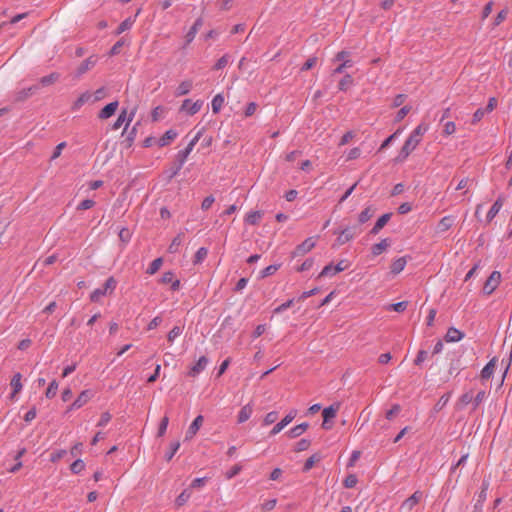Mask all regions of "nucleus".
<instances>
[{
    "mask_svg": "<svg viewBox=\"0 0 512 512\" xmlns=\"http://www.w3.org/2000/svg\"><path fill=\"white\" fill-rule=\"evenodd\" d=\"M496 363H497L496 358H493L484 366V368L481 371L482 379L487 380L493 375V373L495 371Z\"/></svg>",
    "mask_w": 512,
    "mask_h": 512,
    "instance_id": "nucleus-22",
    "label": "nucleus"
},
{
    "mask_svg": "<svg viewBox=\"0 0 512 512\" xmlns=\"http://www.w3.org/2000/svg\"><path fill=\"white\" fill-rule=\"evenodd\" d=\"M177 137V132L175 130H168L164 133V135L158 140V145L160 147L167 146L170 142H172Z\"/></svg>",
    "mask_w": 512,
    "mask_h": 512,
    "instance_id": "nucleus-26",
    "label": "nucleus"
},
{
    "mask_svg": "<svg viewBox=\"0 0 512 512\" xmlns=\"http://www.w3.org/2000/svg\"><path fill=\"white\" fill-rule=\"evenodd\" d=\"M308 423L299 424L293 428H291L287 434L290 438H296L302 435L308 429Z\"/></svg>",
    "mask_w": 512,
    "mask_h": 512,
    "instance_id": "nucleus-31",
    "label": "nucleus"
},
{
    "mask_svg": "<svg viewBox=\"0 0 512 512\" xmlns=\"http://www.w3.org/2000/svg\"><path fill=\"white\" fill-rule=\"evenodd\" d=\"M134 116L135 109L131 110L130 112H128L127 109H122V111L118 115L117 120L112 125V129L118 130L122 125H124V130H126L129 127L132 120L134 119Z\"/></svg>",
    "mask_w": 512,
    "mask_h": 512,
    "instance_id": "nucleus-3",
    "label": "nucleus"
},
{
    "mask_svg": "<svg viewBox=\"0 0 512 512\" xmlns=\"http://www.w3.org/2000/svg\"><path fill=\"white\" fill-rule=\"evenodd\" d=\"M183 332V327L175 326L173 327L167 335V339L170 343H173L176 338H178Z\"/></svg>",
    "mask_w": 512,
    "mask_h": 512,
    "instance_id": "nucleus-41",
    "label": "nucleus"
},
{
    "mask_svg": "<svg viewBox=\"0 0 512 512\" xmlns=\"http://www.w3.org/2000/svg\"><path fill=\"white\" fill-rule=\"evenodd\" d=\"M391 218V213L383 214L375 223L374 227L371 230L372 234H378L379 231L387 224V222Z\"/></svg>",
    "mask_w": 512,
    "mask_h": 512,
    "instance_id": "nucleus-28",
    "label": "nucleus"
},
{
    "mask_svg": "<svg viewBox=\"0 0 512 512\" xmlns=\"http://www.w3.org/2000/svg\"><path fill=\"white\" fill-rule=\"evenodd\" d=\"M95 205V202L90 199L83 200L78 206V210H88Z\"/></svg>",
    "mask_w": 512,
    "mask_h": 512,
    "instance_id": "nucleus-63",
    "label": "nucleus"
},
{
    "mask_svg": "<svg viewBox=\"0 0 512 512\" xmlns=\"http://www.w3.org/2000/svg\"><path fill=\"white\" fill-rule=\"evenodd\" d=\"M354 136H355V134H354L352 131H348V132H346V133L342 136V138H341V140H340V142H339V145H340V146H343V145L348 144V143H349V142L354 138Z\"/></svg>",
    "mask_w": 512,
    "mask_h": 512,
    "instance_id": "nucleus-64",
    "label": "nucleus"
},
{
    "mask_svg": "<svg viewBox=\"0 0 512 512\" xmlns=\"http://www.w3.org/2000/svg\"><path fill=\"white\" fill-rule=\"evenodd\" d=\"M253 410H254L253 405L251 403L244 405L238 412L237 422L242 424V423L246 422L247 420H249L253 414Z\"/></svg>",
    "mask_w": 512,
    "mask_h": 512,
    "instance_id": "nucleus-16",
    "label": "nucleus"
},
{
    "mask_svg": "<svg viewBox=\"0 0 512 512\" xmlns=\"http://www.w3.org/2000/svg\"><path fill=\"white\" fill-rule=\"evenodd\" d=\"M357 482H358V479H357L356 475H354V474H349V475L344 479L343 484H344V486H345L346 488H353V487H355V486H356Z\"/></svg>",
    "mask_w": 512,
    "mask_h": 512,
    "instance_id": "nucleus-51",
    "label": "nucleus"
},
{
    "mask_svg": "<svg viewBox=\"0 0 512 512\" xmlns=\"http://www.w3.org/2000/svg\"><path fill=\"white\" fill-rule=\"evenodd\" d=\"M390 246V241L388 239H383L379 243L374 244L371 247V252L373 256H378L382 254L384 251L387 250V248Z\"/></svg>",
    "mask_w": 512,
    "mask_h": 512,
    "instance_id": "nucleus-25",
    "label": "nucleus"
},
{
    "mask_svg": "<svg viewBox=\"0 0 512 512\" xmlns=\"http://www.w3.org/2000/svg\"><path fill=\"white\" fill-rule=\"evenodd\" d=\"M94 396V392L90 389L83 390L76 400L68 407V411L76 410L87 404Z\"/></svg>",
    "mask_w": 512,
    "mask_h": 512,
    "instance_id": "nucleus-6",
    "label": "nucleus"
},
{
    "mask_svg": "<svg viewBox=\"0 0 512 512\" xmlns=\"http://www.w3.org/2000/svg\"><path fill=\"white\" fill-rule=\"evenodd\" d=\"M214 202L215 198L212 195L205 197L201 203V209L204 211L210 209Z\"/></svg>",
    "mask_w": 512,
    "mask_h": 512,
    "instance_id": "nucleus-54",
    "label": "nucleus"
},
{
    "mask_svg": "<svg viewBox=\"0 0 512 512\" xmlns=\"http://www.w3.org/2000/svg\"><path fill=\"white\" fill-rule=\"evenodd\" d=\"M411 111V107L410 106H404L402 107L396 114V117H395V122H400L402 121L406 115Z\"/></svg>",
    "mask_w": 512,
    "mask_h": 512,
    "instance_id": "nucleus-52",
    "label": "nucleus"
},
{
    "mask_svg": "<svg viewBox=\"0 0 512 512\" xmlns=\"http://www.w3.org/2000/svg\"><path fill=\"white\" fill-rule=\"evenodd\" d=\"M486 392L485 391H479L475 397H473V410H475L479 404L485 399Z\"/></svg>",
    "mask_w": 512,
    "mask_h": 512,
    "instance_id": "nucleus-55",
    "label": "nucleus"
},
{
    "mask_svg": "<svg viewBox=\"0 0 512 512\" xmlns=\"http://www.w3.org/2000/svg\"><path fill=\"white\" fill-rule=\"evenodd\" d=\"M191 497V492L189 490H184L183 492L180 493V495L176 498V505L177 506H182L184 505Z\"/></svg>",
    "mask_w": 512,
    "mask_h": 512,
    "instance_id": "nucleus-43",
    "label": "nucleus"
},
{
    "mask_svg": "<svg viewBox=\"0 0 512 512\" xmlns=\"http://www.w3.org/2000/svg\"><path fill=\"white\" fill-rule=\"evenodd\" d=\"M119 106L118 101H113L106 106H104L98 113V118L100 120H107L108 118L112 117L115 112L117 111Z\"/></svg>",
    "mask_w": 512,
    "mask_h": 512,
    "instance_id": "nucleus-12",
    "label": "nucleus"
},
{
    "mask_svg": "<svg viewBox=\"0 0 512 512\" xmlns=\"http://www.w3.org/2000/svg\"><path fill=\"white\" fill-rule=\"evenodd\" d=\"M263 213L261 211H251L246 214L245 222L250 225H256L262 219Z\"/></svg>",
    "mask_w": 512,
    "mask_h": 512,
    "instance_id": "nucleus-29",
    "label": "nucleus"
},
{
    "mask_svg": "<svg viewBox=\"0 0 512 512\" xmlns=\"http://www.w3.org/2000/svg\"><path fill=\"white\" fill-rule=\"evenodd\" d=\"M162 263H163V261L161 258H157V259L153 260L151 262L149 268L147 269V273L150 275L155 274L162 266Z\"/></svg>",
    "mask_w": 512,
    "mask_h": 512,
    "instance_id": "nucleus-44",
    "label": "nucleus"
},
{
    "mask_svg": "<svg viewBox=\"0 0 512 512\" xmlns=\"http://www.w3.org/2000/svg\"><path fill=\"white\" fill-rule=\"evenodd\" d=\"M139 13H140V10H138V11H137V13H136V15H135V17H134V18L129 17V18L125 19V20H124V21H123V22L118 26L117 31H116V34H121V33H123L124 31L129 30V29L133 26V24H134V22H135V19H136V17L138 16V14H139Z\"/></svg>",
    "mask_w": 512,
    "mask_h": 512,
    "instance_id": "nucleus-34",
    "label": "nucleus"
},
{
    "mask_svg": "<svg viewBox=\"0 0 512 512\" xmlns=\"http://www.w3.org/2000/svg\"><path fill=\"white\" fill-rule=\"evenodd\" d=\"M333 60L341 62V64L334 69L333 74H341L346 68H350L353 65L352 60L349 59V53L347 51L338 52Z\"/></svg>",
    "mask_w": 512,
    "mask_h": 512,
    "instance_id": "nucleus-5",
    "label": "nucleus"
},
{
    "mask_svg": "<svg viewBox=\"0 0 512 512\" xmlns=\"http://www.w3.org/2000/svg\"><path fill=\"white\" fill-rule=\"evenodd\" d=\"M355 237V233L350 228L343 229L337 237V245H343Z\"/></svg>",
    "mask_w": 512,
    "mask_h": 512,
    "instance_id": "nucleus-20",
    "label": "nucleus"
},
{
    "mask_svg": "<svg viewBox=\"0 0 512 512\" xmlns=\"http://www.w3.org/2000/svg\"><path fill=\"white\" fill-rule=\"evenodd\" d=\"M456 132V124L453 121H448L443 126V134L445 136L453 135Z\"/></svg>",
    "mask_w": 512,
    "mask_h": 512,
    "instance_id": "nucleus-46",
    "label": "nucleus"
},
{
    "mask_svg": "<svg viewBox=\"0 0 512 512\" xmlns=\"http://www.w3.org/2000/svg\"><path fill=\"white\" fill-rule=\"evenodd\" d=\"M354 81L351 75L346 74L339 82L338 88L341 91H346L349 87L353 85Z\"/></svg>",
    "mask_w": 512,
    "mask_h": 512,
    "instance_id": "nucleus-38",
    "label": "nucleus"
},
{
    "mask_svg": "<svg viewBox=\"0 0 512 512\" xmlns=\"http://www.w3.org/2000/svg\"><path fill=\"white\" fill-rule=\"evenodd\" d=\"M92 98V94L88 91L82 93L72 104V110L77 111L80 109L85 103L90 101Z\"/></svg>",
    "mask_w": 512,
    "mask_h": 512,
    "instance_id": "nucleus-23",
    "label": "nucleus"
},
{
    "mask_svg": "<svg viewBox=\"0 0 512 512\" xmlns=\"http://www.w3.org/2000/svg\"><path fill=\"white\" fill-rule=\"evenodd\" d=\"M204 421V418L202 415H198L193 422L190 424L189 428L186 431L185 439L191 440L199 431L200 427L202 426Z\"/></svg>",
    "mask_w": 512,
    "mask_h": 512,
    "instance_id": "nucleus-14",
    "label": "nucleus"
},
{
    "mask_svg": "<svg viewBox=\"0 0 512 512\" xmlns=\"http://www.w3.org/2000/svg\"><path fill=\"white\" fill-rule=\"evenodd\" d=\"M333 268H334V266H333L332 264H328V265H326V266L322 269V271L320 272V274H319V276H318V277H319V278H321V277H328V276H333V275H335V274L333 273Z\"/></svg>",
    "mask_w": 512,
    "mask_h": 512,
    "instance_id": "nucleus-61",
    "label": "nucleus"
},
{
    "mask_svg": "<svg viewBox=\"0 0 512 512\" xmlns=\"http://www.w3.org/2000/svg\"><path fill=\"white\" fill-rule=\"evenodd\" d=\"M111 420V414L109 412H104L101 414V417L97 423L99 427L106 426Z\"/></svg>",
    "mask_w": 512,
    "mask_h": 512,
    "instance_id": "nucleus-59",
    "label": "nucleus"
},
{
    "mask_svg": "<svg viewBox=\"0 0 512 512\" xmlns=\"http://www.w3.org/2000/svg\"><path fill=\"white\" fill-rule=\"evenodd\" d=\"M117 286V281L115 280L114 277H109L105 284H104V287L101 289H95L91 294H90V300L92 302H99L100 299L107 295V294H112L115 290Z\"/></svg>",
    "mask_w": 512,
    "mask_h": 512,
    "instance_id": "nucleus-2",
    "label": "nucleus"
},
{
    "mask_svg": "<svg viewBox=\"0 0 512 512\" xmlns=\"http://www.w3.org/2000/svg\"><path fill=\"white\" fill-rule=\"evenodd\" d=\"M316 241L314 237H309L298 245L294 252V256H303L315 247Z\"/></svg>",
    "mask_w": 512,
    "mask_h": 512,
    "instance_id": "nucleus-10",
    "label": "nucleus"
},
{
    "mask_svg": "<svg viewBox=\"0 0 512 512\" xmlns=\"http://www.w3.org/2000/svg\"><path fill=\"white\" fill-rule=\"evenodd\" d=\"M201 25H202V20L197 19L185 36L187 43H191L194 40Z\"/></svg>",
    "mask_w": 512,
    "mask_h": 512,
    "instance_id": "nucleus-32",
    "label": "nucleus"
},
{
    "mask_svg": "<svg viewBox=\"0 0 512 512\" xmlns=\"http://www.w3.org/2000/svg\"><path fill=\"white\" fill-rule=\"evenodd\" d=\"M202 106V100L192 101L191 99H185L181 105V111H184L189 115H194L200 111Z\"/></svg>",
    "mask_w": 512,
    "mask_h": 512,
    "instance_id": "nucleus-8",
    "label": "nucleus"
},
{
    "mask_svg": "<svg viewBox=\"0 0 512 512\" xmlns=\"http://www.w3.org/2000/svg\"><path fill=\"white\" fill-rule=\"evenodd\" d=\"M208 358L205 356H201L198 361L191 367L189 371V375L192 377L197 376L199 373H201L208 364Z\"/></svg>",
    "mask_w": 512,
    "mask_h": 512,
    "instance_id": "nucleus-17",
    "label": "nucleus"
},
{
    "mask_svg": "<svg viewBox=\"0 0 512 512\" xmlns=\"http://www.w3.org/2000/svg\"><path fill=\"white\" fill-rule=\"evenodd\" d=\"M85 468V463L83 462V460L81 459H77L75 460L71 466H70V469L73 473L75 474H78L80 473L81 471H83Z\"/></svg>",
    "mask_w": 512,
    "mask_h": 512,
    "instance_id": "nucleus-49",
    "label": "nucleus"
},
{
    "mask_svg": "<svg viewBox=\"0 0 512 512\" xmlns=\"http://www.w3.org/2000/svg\"><path fill=\"white\" fill-rule=\"evenodd\" d=\"M179 448H180V443L178 441L171 443L170 452L167 453L166 459L168 461H170L172 459V457L174 456V454L178 451Z\"/></svg>",
    "mask_w": 512,
    "mask_h": 512,
    "instance_id": "nucleus-62",
    "label": "nucleus"
},
{
    "mask_svg": "<svg viewBox=\"0 0 512 512\" xmlns=\"http://www.w3.org/2000/svg\"><path fill=\"white\" fill-rule=\"evenodd\" d=\"M208 255V250L204 247H201L197 250L195 257H194V263L198 264L201 263Z\"/></svg>",
    "mask_w": 512,
    "mask_h": 512,
    "instance_id": "nucleus-47",
    "label": "nucleus"
},
{
    "mask_svg": "<svg viewBox=\"0 0 512 512\" xmlns=\"http://www.w3.org/2000/svg\"><path fill=\"white\" fill-rule=\"evenodd\" d=\"M349 266H350L349 261H348V260H346V259H342V260H340V261L337 263V265H335V266H334V268H333V273H334V274L340 273V272H342V271H344V270L348 269V268H349Z\"/></svg>",
    "mask_w": 512,
    "mask_h": 512,
    "instance_id": "nucleus-48",
    "label": "nucleus"
},
{
    "mask_svg": "<svg viewBox=\"0 0 512 512\" xmlns=\"http://www.w3.org/2000/svg\"><path fill=\"white\" fill-rule=\"evenodd\" d=\"M317 63V57H310L305 63L304 65L302 66L301 70L302 71H308L310 69H312Z\"/></svg>",
    "mask_w": 512,
    "mask_h": 512,
    "instance_id": "nucleus-60",
    "label": "nucleus"
},
{
    "mask_svg": "<svg viewBox=\"0 0 512 512\" xmlns=\"http://www.w3.org/2000/svg\"><path fill=\"white\" fill-rule=\"evenodd\" d=\"M168 423H169V418L167 416H164L160 422V425H159V428H158V436L159 437H162L165 433H166V430H167V427H168Z\"/></svg>",
    "mask_w": 512,
    "mask_h": 512,
    "instance_id": "nucleus-53",
    "label": "nucleus"
},
{
    "mask_svg": "<svg viewBox=\"0 0 512 512\" xmlns=\"http://www.w3.org/2000/svg\"><path fill=\"white\" fill-rule=\"evenodd\" d=\"M429 126L424 123H420L409 135L404 145L402 146L399 155L396 157V161L403 162L408 156L416 149L419 143L422 141L424 134L428 131Z\"/></svg>",
    "mask_w": 512,
    "mask_h": 512,
    "instance_id": "nucleus-1",
    "label": "nucleus"
},
{
    "mask_svg": "<svg viewBox=\"0 0 512 512\" xmlns=\"http://www.w3.org/2000/svg\"><path fill=\"white\" fill-rule=\"evenodd\" d=\"M503 206V198L502 197H499L495 203L492 205V207L490 208V210L488 211L487 213V221H491L500 211V209L502 208Z\"/></svg>",
    "mask_w": 512,
    "mask_h": 512,
    "instance_id": "nucleus-27",
    "label": "nucleus"
},
{
    "mask_svg": "<svg viewBox=\"0 0 512 512\" xmlns=\"http://www.w3.org/2000/svg\"><path fill=\"white\" fill-rule=\"evenodd\" d=\"M401 408L398 404L392 406L390 410L386 412V418L388 420H392L395 416H397L400 412Z\"/></svg>",
    "mask_w": 512,
    "mask_h": 512,
    "instance_id": "nucleus-56",
    "label": "nucleus"
},
{
    "mask_svg": "<svg viewBox=\"0 0 512 512\" xmlns=\"http://www.w3.org/2000/svg\"><path fill=\"white\" fill-rule=\"evenodd\" d=\"M278 419V413L276 411H271L267 413L263 419V425L269 426L273 424Z\"/></svg>",
    "mask_w": 512,
    "mask_h": 512,
    "instance_id": "nucleus-45",
    "label": "nucleus"
},
{
    "mask_svg": "<svg viewBox=\"0 0 512 512\" xmlns=\"http://www.w3.org/2000/svg\"><path fill=\"white\" fill-rule=\"evenodd\" d=\"M296 416V411L287 414L280 422H278L270 431V436L280 433L288 424H290Z\"/></svg>",
    "mask_w": 512,
    "mask_h": 512,
    "instance_id": "nucleus-11",
    "label": "nucleus"
},
{
    "mask_svg": "<svg viewBox=\"0 0 512 512\" xmlns=\"http://www.w3.org/2000/svg\"><path fill=\"white\" fill-rule=\"evenodd\" d=\"M192 87H193V83L191 80L182 81L177 87V90H176L177 96H183V95L188 94L191 91Z\"/></svg>",
    "mask_w": 512,
    "mask_h": 512,
    "instance_id": "nucleus-30",
    "label": "nucleus"
},
{
    "mask_svg": "<svg viewBox=\"0 0 512 512\" xmlns=\"http://www.w3.org/2000/svg\"><path fill=\"white\" fill-rule=\"evenodd\" d=\"M362 150L359 147H354L346 153V161H352L360 158Z\"/></svg>",
    "mask_w": 512,
    "mask_h": 512,
    "instance_id": "nucleus-42",
    "label": "nucleus"
},
{
    "mask_svg": "<svg viewBox=\"0 0 512 512\" xmlns=\"http://www.w3.org/2000/svg\"><path fill=\"white\" fill-rule=\"evenodd\" d=\"M22 375L21 373L17 372L13 375L10 386L12 387V393H11V399H15L16 395L22 390Z\"/></svg>",
    "mask_w": 512,
    "mask_h": 512,
    "instance_id": "nucleus-15",
    "label": "nucleus"
},
{
    "mask_svg": "<svg viewBox=\"0 0 512 512\" xmlns=\"http://www.w3.org/2000/svg\"><path fill=\"white\" fill-rule=\"evenodd\" d=\"M97 62V59L93 56L91 57H88L87 59H85L77 68V75L78 76H81L82 74L86 73L87 71H89L91 68H93L95 66Z\"/></svg>",
    "mask_w": 512,
    "mask_h": 512,
    "instance_id": "nucleus-19",
    "label": "nucleus"
},
{
    "mask_svg": "<svg viewBox=\"0 0 512 512\" xmlns=\"http://www.w3.org/2000/svg\"><path fill=\"white\" fill-rule=\"evenodd\" d=\"M193 147L187 145V147L184 150H181L177 154V159L179 161V167L177 171L183 166V164L186 162L189 154L193 151Z\"/></svg>",
    "mask_w": 512,
    "mask_h": 512,
    "instance_id": "nucleus-35",
    "label": "nucleus"
},
{
    "mask_svg": "<svg viewBox=\"0 0 512 512\" xmlns=\"http://www.w3.org/2000/svg\"><path fill=\"white\" fill-rule=\"evenodd\" d=\"M229 62V56L224 55L220 59L217 60V62L214 65L215 70L223 69Z\"/></svg>",
    "mask_w": 512,
    "mask_h": 512,
    "instance_id": "nucleus-57",
    "label": "nucleus"
},
{
    "mask_svg": "<svg viewBox=\"0 0 512 512\" xmlns=\"http://www.w3.org/2000/svg\"><path fill=\"white\" fill-rule=\"evenodd\" d=\"M339 409H340V404L335 403L323 410V412H322V415H323L322 427L324 429L328 430L331 428V425H329V421L336 417V414L339 411Z\"/></svg>",
    "mask_w": 512,
    "mask_h": 512,
    "instance_id": "nucleus-7",
    "label": "nucleus"
},
{
    "mask_svg": "<svg viewBox=\"0 0 512 512\" xmlns=\"http://www.w3.org/2000/svg\"><path fill=\"white\" fill-rule=\"evenodd\" d=\"M161 282L163 284H171V288L175 291L180 287V281L175 279L174 274L172 272H165L161 278Z\"/></svg>",
    "mask_w": 512,
    "mask_h": 512,
    "instance_id": "nucleus-21",
    "label": "nucleus"
},
{
    "mask_svg": "<svg viewBox=\"0 0 512 512\" xmlns=\"http://www.w3.org/2000/svg\"><path fill=\"white\" fill-rule=\"evenodd\" d=\"M455 223V217L452 215L444 216L439 220L435 227V234L441 235L444 232L448 231Z\"/></svg>",
    "mask_w": 512,
    "mask_h": 512,
    "instance_id": "nucleus-9",
    "label": "nucleus"
},
{
    "mask_svg": "<svg viewBox=\"0 0 512 512\" xmlns=\"http://www.w3.org/2000/svg\"><path fill=\"white\" fill-rule=\"evenodd\" d=\"M375 213V208H373L372 206H368L366 207L360 214H359V217H358V222L360 224H364L366 223L367 221H369L372 216L374 215Z\"/></svg>",
    "mask_w": 512,
    "mask_h": 512,
    "instance_id": "nucleus-33",
    "label": "nucleus"
},
{
    "mask_svg": "<svg viewBox=\"0 0 512 512\" xmlns=\"http://www.w3.org/2000/svg\"><path fill=\"white\" fill-rule=\"evenodd\" d=\"M58 387H59L58 382L56 380H52L45 392V396L48 399L54 398L57 394Z\"/></svg>",
    "mask_w": 512,
    "mask_h": 512,
    "instance_id": "nucleus-39",
    "label": "nucleus"
},
{
    "mask_svg": "<svg viewBox=\"0 0 512 512\" xmlns=\"http://www.w3.org/2000/svg\"><path fill=\"white\" fill-rule=\"evenodd\" d=\"M224 101H225V99L222 94H217L214 96V98L212 99V102H211V106H212V111L215 114L218 113L222 109Z\"/></svg>",
    "mask_w": 512,
    "mask_h": 512,
    "instance_id": "nucleus-36",
    "label": "nucleus"
},
{
    "mask_svg": "<svg viewBox=\"0 0 512 512\" xmlns=\"http://www.w3.org/2000/svg\"><path fill=\"white\" fill-rule=\"evenodd\" d=\"M406 264H407L406 257H399V258L393 260L390 265L391 273L393 275H397V274L401 273L405 269Z\"/></svg>",
    "mask_w": 512,
    "mask_h": 512,
    "instance_id": "nucleus-18",
    "label": "nucleus"
},
{
    "mask_svg": "<svg viewBox=\"0 0 512 512\" xmlns=\"http://www.w3.org/2000/svg\"><path fill=\"white\" fill-rule=\"evenodd\" d=\"M500 282L501 273L499 271H493L484 283L483 292L486 295H491L499 286Z\"/></svg>",
    "mask_w": 512,
    "mask_h": 512,
    "instance_id": "nucleus-4",
    "label": "nucleus"
},
{
    "mask_svg": "<svg viewBox=\"0 0 512 512\" xmlns=\"http://www.w3.org/2000/svg\"><path fill=\"white\" fill-rule=\"evenodd\" d=\"M317 461H319V457L316 455L309 457L304 464L303 470L305 472L309 471Z\"/></svg>",
    "mask_w": 512,
    "mask_h": 512,
    "instance_id": "nucleus-58",
    "label": "nucleus"
},
{
    "mask_svg": "<svg viewBox=\"0 0 512 512\" xmlns=\"http://www.w3.org/2000/svg\"><path fill=\"white\" fill-rule=\"evenodd\" d=\"M464 337L463 333L461 331H459L458 329L456 328H449L446 335H445V340L447 342H458L460 341L462 338Z\"/></svg>",
    "mask_w": 512,
    "mask_h": 512,
    "instance_id": "nucleus-24",
    "label": "nucleus"
},
{
    "mask_svg": "<svg viewBox=\"0 0 512 512\" xmlns=\"http://www.w3.org/2000/svg\"><path fill=\"white\" fill-rule=\"evenodd\" d=\"M60 78V74L59 73H56V72H53L49 75H46L44 77H42L40 79V84L42 86H49V85H52L54 83H56Z\"/></svg>",
    "mask_w": 512,
    "mask_h": 512,
    "instance_id": "nucleus-37",
    "label": "nucleus"
},
{
    "mask_svg": "<svg viewBox=\"0 0 512 512\" xmlns=\"http://www.w3.org/2000/svg\"><path fill=\"white\" fill-rule=\"evenodd\" d=\"M473 402V395L470 392L463 394L459 399V406L463 408Z\"/></svg>",
    "mask_w": 512,
    "mask_h": 512,
    "instance_id": "nucleus-50",
    "label": "nucleus"
},
{
    "mask_svg": "<svg viewBox=\"0 0 512 512\" xmlns=\"http://www.w3.org/2000/svg\"><path fill=\"white\" fill-rule=\"evenodd\" d=\"M422 499V492L416 491L407 498L401 505V510L411 511Z\"/></svg>",
    "mask_w": 512,
    "mask_h": 512,
    "instance_id": "nucleus-13",
    "label": "nucleus"
},
{
    "mask_svg": "<svg viewBox=\"0 0 512 512\" xmlns=\"http://www.w3.org/2000/svg\"><path fill=\"white\" fill-rule=\"evenodd\" d=\"M182 241H183V235L182 234H178L171 242V244L169 245L168 247V251L170 253H176L180 247V245L182 244Z\"/></svg>",
    "mask_w": 512,
    "mask_h": 512,
    "instance_id": "nucleus-40",
    "label": "nucleus"
}]
</instances>
